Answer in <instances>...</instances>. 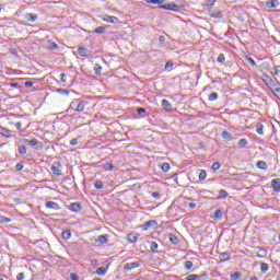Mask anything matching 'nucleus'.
<instances>
[{"instance_id": "1", "label": "nucleus", "mask_w": 280, "mask_h": 280, "mask_svg": "<svg viewBox=\"0 0 280 280\" xmlns=\"http://www.w3.org/2000/svg\"><path fill=\"white\" fill-rule=\"evenodd\" d=\"M262 82H265V84L270 89L271 92H273L275 89L280 86L279 81L272 80V78H270V75L268 74L262 75Z\"/></svg>"}, {"instance_id": "2", "label": "nucleus", "mask_w": 280, "mask_h": 280, "mask_svg": "<svg viewBox=\"0 0 280 280\" xmlns=\"http://www.w3.org/2000/svg\"><path fill=\"white\" fill-rule=\"evenodd\" d=\"M23 143H28L34 150H43V142L38 141L36 138L32 140L24 139Z\"/></svg>"}, {"instance_id": "3", "label": "nucleus", "mask_w": 280, "mask_h": 280, "mask_svg": "<svg viewBox=\"0 0 280 280\" xmlns=\"http://www.w3.org/2000/svg\"><path fill=\"white\" fill-rule=\"evenodd\" d=\"M159 8L160 10H171V12H178V10H180V8L174 2L160 4Z\"/></svg>"}, {"instance_id": "4", "label": "nucleus", "mask_w": 280, "mask_h": 280, "mask_svg": "<svg viewBox=\"0 0 280 280\" xmlns=\"http://www.w3.org/2000/svg\"><path fill=\"white\" fill-rule=\"evenodd\" d=\"M50 170L55 176H62V164L60 162H54Z\"/></svg>"}, {"instance_id": "5", "label": "nucleus", "mask_w": 280, "mask_h": 280, "mask_svg": "<svg viewBox=\"0 0 280 280\" xmlns=\"http://www.w3.org/2000/svg\"><path fill=\"white\" fill-rule=\"evenodd\" d=\"M86 105V103L84 101H81L78 103V101H72L70 107L73 108L74 106H77L75 110L77 113H82V110H84V106Z\"/></svg>"}, {"instance_id": "6", "label": "nucleus", "mask_w": 280, "mask_h": 280, "mask_svg": "<svg viewBox=\"0 0 280 280\" xmlns=\"http://www.w3.org/2000/svg\"><path fill=\"white\" fill-rule=\"evenodd\" d=\"M23 18L27 23H35V21H38V14L34 13H25Z\"/></svg>"}, {"instance_id": "7", "label": "nucleus", "mask_w": 280, "mask_h": 280, "mask_svg": "<svg viewBox=\"0 0 280 280\" xmlns=\"http://www.w3.org/2000/svg\"><path fill=\"white\" fill-rule=\"evenodd\" d=\"M141 264L139 261L128 262L124 266L125 270H135V268H139Z\"/></svg>"}, {"instance_id": "8", "label": "nucleus", "mask_w": 280, "mask_h": 280, "mask_svg": "<svg viewBox=\"0 0 280 280\" xmlns=\"http://www.w3.org/2000/svg\"><path fill=\"white\" fill-rule=\"evenodd\" d=\"M45 207H46V209H52V211L60 210V206L57 202H54V201H47Z\"/></svg>"}, {"instance_id": "9", "label": "nucleus", "mask_w": 280, "mask_h": 280, "mask_svg": "<svg viewBox=\"0 0 280 280\" xmlns=\"http://www.w3.org/2000/svg\"><path fill=\"white\" fill-rule=\"evenodd\" d=\"M102 20L105 23H117V21H119V19H117L115 15H103Z\"/></svg>"}, {"instance_id": "10", "label": "nucleus", "mask_w": 280, "mask_h": 280, "mask_svg": "<svg viewBox=\"0 0 280 280\" xmlns=\"http://www.w3.org/2000/svg\"><path fill=\"white\" fill-rule=\"evenodd\" d=\"M78 54L82 58H86L89 56L90 51H89V48L81 46L78 48Z\"/></svg>"}, {"instance_id": "11", "label": "nucleus", "mask_w": 280, "mask_h": 280, "mask_svg": "<svg viewBox=\"0 0 280 280\" xmlns=\"http://www.w3.org/2000/svg\"><path fill=\"white\" fill-rule=\"evenodd\" d=\"M158 223L154 220L148 221L144 223L143 231H148L149 229H156Z\"/></svg>"}, {"instance_id": "12", "label": "nucleus", "mask_w": 280, "mask_h": 280, "mask_svg": "<svg viewBox=\"0 0 280 280\" xmlns=\"http://www.w3.org/2000/svg\"><path fill=\"white\" fill-rule=\"evenodd\" d=\"M69 209H70V211L78 213L79 211H82V206L78 202H73L69 206Z\"/></svg>"}, {"instance_id": "13", "label": "nucleus", "mask_w": 280, "mask_h": 280, "mask_svg": "<svg viewBox=\"0 0 280 280\" xmlns=\"http://www.w3.org/2000/svg\"><path fill=\"white\" fill-rule=\"evenodd\" d=\"M137 240H139V234H137V233H129L127 235V242H129L130 244H135V242H137Z\"/></svg>"}, {"instance_id": "14", "label": "nucleus", "mask_w": 280, "mask_h": 280, "mask_svg": "<svg viewBox=\"0 0 280 280\" xmlns=\"http://www.w3.org/2000/svg\"><path fill=\"white\" fill-rule=\"evenodd\" d=\"M96 244H106L108 242V235H100L97 238H94Z\"/></svg>"}, {"instance_id": "15", "label": "nucleus", "mask_w": 280, "mask_h": 280, "mask_svg": "<svg viewBox=\"0 0 280 280\" xmlns=\"http://www.w3.org/2000/svg\"><path fill=\"white\" fill-rule=\"evenodd\" d=\"M271 187L273 191H280V178L272 179Z\"/></svg>"}, {"instance_id": "16", "label": "nucleus", "mask_w": 280, "mask_h": 280, "mask_svg": "<svg viewBox=\"0 0 280 280\" xmlns=\"http://www.w3.org/2000/svg\"><path fill=\"white\" fill-rule=\"evenodd\" d=\"M205 277H207L206 275H190L188 277H186V280H202L205 279Z\"/></svg>"}, {"instance_id": "17", "label": "nucleus", "mask_w": 280, "mask_h": 280, "mask_svg": "<svg viewBox=\"0 0 280 280\" xmlns=\"http://www.w3.org/2000/svg\"><path fill=\"white\" fill-rule=\"evenodd\" d=\"M221 261H229L231 259V254L229 252H223L219 255Z\"/></svg>"}, {"instance_id": "18", "label": "nucleus", "mask_w": 280, "mask_h": 280, "mask_svg": "<svg viewBox=\"0 0 280 280\" xmlns=\"http://www.w3.org/2000/svg\"><path fill=\"white\" fill-rule=\"evenodd\" d=\"M150 249H151V253H153V255H156V253H159V244L152 241L150 243Z\"/></svg>"}, {"instance_id": "19", "label": "nucleus", "mask_w": 280, "mask_h": 280, "mask_svg": "<svg viewBox=\"0 0 280 280\" xmlns=\"http://www.w3.org/2000/svg\"><path fill=\"white\" fill-rule=\"evenodd\" d=\"M226 198H229V192L224 189H221L219 191V196L217 197V200H224Z\"/></svg>"}, {"instance_id": "20", "label": "nucleus", "mask_w": 280, "mask_h": 280, "mask_svg": "<svg viewBox=\"0 0 280 280\" xmlns=\"http://www.w3.org/2000/svg\"><path fill=\"white\" fill-rule=\"evenodd\" d=\"M108 266H110V264H108L106 268L100 267V268L96 270V275H98V276H101V277H104V276L106 275V272H108Z\"/></svg>"}, {"instance_id": "21", "label": "nucleus", "mask_w": 280, "mask_h": 280, "mask_svg": "<svg viewBox=\"0 0 280 280\" xmlns=\"http://www.w3.org/2000/svg\"><path fill=\"white\" fill-rule=\"evenodd\" d=\"M256 167H257L258 170H264V171H266V170H268V164L266 163V161H258V162L256 163Z\"/></svg>"}, {"instance_id": "22", "label": "nucleus", "mask_w": 280, "mask_h": 280, "mask_svg": "<svg viewBox=\"0 0 280 280\" xmlns=\"http://www.w3.org/2000/svg\"><path fill=\"white\" fill-rule=\"evenodd\" d=\"M266 255H268V252L261 247H258L257 257H259V259H264Z\"/></svg>"}, {"instance_id": "23", "label": "nucleus", "mask_w": 280, "mask_h": 280, "mask_svg": "<svg viewBox=\"0 0 280 280\" xmlns=\"http://www.w3.org/2000/svg\"><path fill=\"white\" fill-rule=\"evenodd\" d=\"M162 108L164 110H172V104L170 103V101L163 100L162 101Z\"/></svg>"}, {"instance_id": "24", "label": "nucleus", "mask_w": 280, "mask_h": 280, "mask_svg": "<svg viewBox=\"0 0 280 280\" xmlns=\"http://www.w3.org/2000/svg\"><path fill=\"white\" fill-rule=\"evenodd\" d=\"M210 16L212 19H222V11H210Z\"/></svg>"}, {"instance_id": "25", "label": "nucleus", "mask_w": 280, "mask_h": 280, "mask_svg": "<svg viewBox=\"0 0 280 280\" xmlns=\"http://www.w3.org/2000/svg\"><path fill=\"white\" fill-rule=\"evenodd\" d=\"M168 240L171 244H174L175 246L178 244V236L176 234H170Z\"/></svg>"}, {"instance_id": "26", "label": "nucleus", "mask_w": 280, "mask_h": 280, "mask_svg": "<svg viewBox=\"0 0 280 280\" xmlns=\"http://www.w3.org/2000/svg\"><path fill=\"white\" fill-rule=\"evenodd\" d=\"M267 8H278L279 1L277 0H269L266 2Z\"/></svg>"}, {"instance_id": "27", "label": "nucleus", "mask_w": 280, "mask_h": 280, "mask_svg": "<svg viewBox=\"0 0 280 280\" xmlns=\"http://www.w3.org/2000/svg\"><path fill=\"white\" fill-rule=\"evenodd\" d=\"M62 240H71V230H66L61 233Z\"/></svg>"}, {"instance_id": "28", "label": "nucleus", "mask_w": 280, "mask_h": 280, "mask_svg": "<svg viewBox=\"0 0 280 280\" xmlns=\"http://www.w3.org/2000/svg\"><path fill=\"white\" fill-rule=\"evenodd\" d=\"M1 135H2V137H5L7 139L12 138V131L9 129H2Z\"/></svg>"}, {"instance_id": "29", "label": "nucleus", "mask_w": 280, "mask_h": 280, "mask_svg": "<svg viewBox=\"0 0 280 280\" xmlns=\"http://www.w3.org/2000/svg\"><path fill=\"white\" fill-rule=\"evenodd\" d=\"M145 3H152L153 5H162V3H165V0H145Z\"/></svg>"}, {"instance_id": "30", "label": "nucleus", "mask_w": 280, "mask_h": 280, "mask_svg": "<svg viewBox=\"0 0 280 280\" xmlns=\"http://www.w3.org/2000/svg\"><path fill=\"white\" fill-rule=\"evenodd\" d=\"M95 75H102V66L100 63L94 65Z\"/></svg>"}, {"instance_id": "31", "label": "nucleus", "mask_w": 280, "mask_h": 280, "mask_svg": "<svg viewBox=\"0 0 280 280\" xmlns=\"http://www.w3.org/2000/svg\"><path fill=\"white\" fill-rule=\"evenodd\" d=\"M260 270H261L262 273H266V272H268V270H270V266L266 262H261L260 264Z\"/></svg>"}, {"instance_id": "32", "label": "nucleus", "mask_w": 280, "mask_h": 280, "mask_svg": "<svg viewBox=\"0 0 280 280\" xmlns=\"http://www.w3.org/2000/svg\"><path fill=\"white\" fill-rule=\"evenodd\" d=\"M10 222H12V219L0 215V224H10Z\"/></svg>"}, {"instance_id": "33", "label": "nucleus", "mask_w": 280, "mask_h": 280, "mask_svg": "<svg viewBox=\"0 0 280 280\" xmlns=\"http://www.w3.org/2000/svg\"><path fill=\"white\" fill-rule=\"evenodd\" d=\"M218 97H219L218 92H213L209 95L208 100L209 102H215Z\"/></svg>"}, {"instance_id": "34", "label": "nucleus", "mask_w": 280, "mask_h": 280, "mask_svg": "<svg viewBox=\"0 0 280 280\" xmlns=\"http://www.w3.org/2000/svg\"><path fill=\"white\" fill-rule=\"evenodd\" d=\"M215 5V0H208L203 3V8H213Z\"/></svg>"}, {"instance_id": "35", "label": "nucleus", "mask_w": 280, "mask_h": 280, "mask_svg": "<svg viewBox=\"0 0 280 280\" xmlns=\"http://www.w3.org/2000/svg\"><path fill=\"white\" fill-rule=\"evenodd\" d=\"M199 180H207V171H205V170L200 171Z\"/></svg>"}, {"instance_id": "36", "label": "nucleus", "mask_w": 280, "mask_h": 280, "mask_svg": "<svg viewBox=\"0 0 280 280\" xmlns=\"http://www.w3.org/2000/svg\"><path fill=\"white\" fill-rule=\"evenodd\" d=\"M231 279H232V280L242 279V272L236 271V272L232 273V275H231Z\"/></svg>"}, {"instance_id": "37", "label": "nucleus", "mask_w": 280, "mask_h": 280, "mask_svg": "<svg viewBox=\"0 0 280 280\" xmlns=\"http://www.w3.org/2000/svg\"><path fill=\"white\" fill-rule=\"evenodd\" d=\"M18 152L19 154H27V148L25 145H20Z\"/></svg>"}, {"instance_id": "38", "label": "nucleus", "mask_w": 280, "mask_h": 280, "mask_svg": "<svg viewBox=\"0 0 280 280\" xmlns=\"http://www.w3.org/2000/svg\"><path fill=\"white\" fill-rule=\"evenodd\" d=\"M238 145L240 148H246V145H248V140L243 138L238 141Z\"/></svg>"}, {"instance_id": "39", "label": "nucleus", "mask_w": 280, "mask_h": 280, "mask_svg": "<svg viewBox=\"0 0 280 280\" xmlns=\"http://www.w3.org/2000/svg\"><path fill=\"white\" fill-rule=\"evenodd\" d=\"M104 32H106L104 26H98L94 30V34H104Z\"/></svg>"}, {"instance_id": "40", "label": "nucleus", "mask_w": 280, "mask_h": 280, "mask_svg": "<svg viewBox=\"0 0 280 280\" xmlns=\"http://www.w3.org/2000/svg\"><path fill=\"white\" fill-rule=\"evenodd\" d=\"M222 215H223L222 210L220 209L215 210L214 218H217V220H222Z\"/></svg>"}, {"instance_id": "41", "label": "nucleus", "mask_w": 280, "mask_h": 280, "mask_svg": "<svg viewBox=\"0 0 280 280\" xmlns=\"http://www.w3.org/2000/svg\"><path fill=\"white\" fill-rule=\"evenodd\" d=\"M170 163H163L162 166H161V170L164 172V173H167L170 172Z\"/></svg>"}, {"instance_id": "42", "label": "nucleus", "mask_w": 280, "mask_h": 280, "mask_svg": "<svg viewBox=\"0 0 280 280\" xmlns=\"http://www.w3.org/2000/svg\"><path fill=\"white\" fill-rule=\"evenodd\" d=\"M57 93H60V95H69V90H65V89H57L56 90Z\"/></svg>"}, {"instance_id": "43", "label": "nucleus", "mask_w": 280, "mask_h": 280, "mask_svg": "<svg viewBox=\"0 0 280 280\" xmlns=\"http://www.w3.org/2000/svg\"><path fill=\"white\" fill-rule=\"evenodd\" d=\"M94 187L95 189H103L104 183H102V180H97L95 182Z\"/></svg>"}, {"instance_id": "44", "label": "nucleus", "mask_w": 280, "mask_h": 280, "mask_svg": "<svg viewBox=\"0 0 280 280\" xmlns=\"http://www.w3.org/2000/svg\"><path fill=\"white\" fill-rule=\"evenodd\" d=\"M220 167H222V165L220 164V162H214L212 164V170L213 172H218V170H220Z\"/></svg>"}, {"instance_id": "45", "label": "nucleus", "mask_w": 280, "mask_h": 280, "mask_svg": "<svg viewBox=\"0 0 280 280\" xmlns=\"http://www.w3.org/2000/svg\"><path fill=\"white\" fill-rule=\"evenodd\" d=\"M256 132L260 136L264 135V125H257Z\"/></svg>"}, {"instance_id": "46", "label": "nucleus", "mask_w": 280, "mask_h": 280, "mask_svg": "<svg viewBox=\"0 0 280 280\" xmlns=\"http://www.w3.org/2000/svg\"><path fill=\"white\" fill-rule=\"evenodd\" d=\"M185 268L186 270H191V268H194V262H191L190 260H187L185 262Z\"/></svg>"}, {"instance_id": "47", "label": "nucleus", "mask_w": 280, "mask_h": 280, "mask_svg": "<svg viewBox=\"0 0 280 280\" xmlns=\"http://www.w3.org/2000/svg\"><path fill=\"white\" fill-rule=\"evenodd\" d=\"M272 93H275L276 97L280 100V84L277 86V89H275Z\"/></svg>"}, {"instance_id": "48", "label": "nucleus", "mask_w": 280, "mask_h": 280, "mask_svg": "<svg viewBox=\"0 0 280 280\" xmlns=\"http://www.w3.org/2000/svg\"><path fill=\"white\" fill-rule=\"evenodd\" d=\"M224 60H226V58L224 57V54H220V55L218 56L217 62L222 63V62H224Z\"/></svg>"}, {"instance_id": "49", "label": "nucleus", "mask_w": 280, "mask_h": 280, "mask_svg": "<svg viewBox=\"0 0 280 280\" xmlns=\"http://www.w3.org/2000/svg\"><path fill=\"white\" fill-rule=\"evenodd\" d=\"M222 138H223V139H231V132H229V131H223V132H222Z\"/></svg>"}, {"instance_id": "50", "label": "nucleus", "mask_w": 280, "mask_h": 280, "mask_svg": "<svg viewBox=\"0 0 280 280\" xmlns=\"http://www.w3.org/2000/svg\"><path fill=\"white\" fill-rule=\"evenodd\" d=\"M23 162H20V163H18L16 165H15V170H16V172H21V170H23Z\"/></svg>"}, {"instance_id": "51", "label": "nucleus", "mask_w": 280, "mask_h": 280, "mask_svg": "<svg viewBox=\"0 0 280 280\" xmlns=\"http://www.w3.org/2000/svg\"><path fill=\"white\" fill-rule=\"evenodd\" d=\"M248 62H250V65H253V67H257V62H255V59H253V57H246Z\"/></svg>"}, {"instance_id": "52", "label": "nucleus", "mask_w": 280, "mask_h": 280, "mask_svg": "<svg viewBox=\"0 0 280 280\" xmlns=\"http://www.w3.org/2000/svg\"><path fill=\"white\" fill-rule=\"evenodd\" d=\"M24 86H26L27 89H32V86H34V82H32V81H26V82L24 83Z\"/></svg>"}, {"instance_id": "53", "label": "nucleus", "mask_w": 280, "mask_h": 280, "mask_svg": "<svg viewBox=\"0 0 280 280\" xmlns=\"http://www.w3.org/2000/svg\"><path fill=\"white\" fill-rule=\"evenodd\" d=\"M23 279H25V273L24 272L18 273L16 280H23Z\"/></svg>"}, {"instance_id": "54", "label": "nucleus", "mask_w": 280, "mask_h": 280, "mask_svg": "<svg viewBox=\"0 0 280 280\" xmlns=\"http://www.w3.org/2000/svg\"><path fill=\"white\" fill-rule=\"evenodd\" d=\"M137 113L138 115H143V113H145V108L143 107L137 108Z\"/></svg>"}, {"instance_id": "55", "label": "nucleus", "mask_w": 280, "mask_h": 280, "mask_svg": "<svg viewBox=\"0 0 280 280\" xmlns=\"http://www.w3.org/2000/svg\"><path fill=\"white\" fill-rule=\"evenodd\" d=\"M174 67V63L172 61H168L165 63V69H170V68H173Z\"/></svg>"}, {"instance_id": "56", "label": "nucleus", "mask_w": 280, "mask_h": 280, "mask_svg": "<svg viewBox=\"0 0 280 280\" xmlns=\"http://www.w3.org/2000/svg\"><path fill=\"white\" fill-rule=\"evenodd\" d=\"M106 166H107V170H108L109 172H113V170H115V165H113V164H110V163H107Z\"/></svg>"}, {"instance_id": "57", "label": "nucleus", "mask_w": 280, "mask_h": 280, "mask_svg": "<svg viewBox=\"0 0 280 280\" xmlns=\"http://www.w3.org/2000/svg\"><path fill=\"white\" fill-rule=\"evenodd\" d=\"M60 80H61V82H67V74L66 73H61L60 74Z\"/></svg>"}, {"instance_id": "58", "label": "nucleus", "mask_w": 280, "mask_h": 280, "mask_svg": "<svg viewBox=\"0 0 280 280\" xmlns=\"http://www.w3.org/2000/svg\"><path fill=\"white\" fill-rule=\"evenodd\" d=\"M70 145H78V139L73 138L72 140H70Z\"/></svg>"}, {"instance_id": "59", "label": "nucleus", "mask_w": 280, "mask_h": 280, "mask_svg": "<svg viewBox=\"0 0 280 280\" xmlns=\"http://www.w3.org/2000/svg\"><path fill=\"white\" fill-rule=\"evenodd\" d=\"M50 49H58V44H56V42H52L50 44Z\"/></svg>"}, {"instance_id": "60", "label": "nucleus", "mask_w": 280, "mask_h": 280, "mask_svg": "<svg viewBox=\"0 0 280 280\" xmlns=\"http://www.w3.org/2000/svg\"><path fill=\"white\" fill-rule=\"evenodd\" d=\"M152 196L154 198H156V200H159L161 198V194L160 192H152Z\"/></svg>"}, {"instance_id": "61", "label": "nucleus", "mask_w": 280, "mask_h": 280, "mask_svg": "<svg viewBox=\"0 0 280 280\" xmlns=\"http://www.w3.org/2000/svg\"><path fill=\"white\" fill-rule=\"evenodd\" d=\"M275 74H276V75H280V66H277V67H276Z\"/></svg>"}, {"instance_id": "62", "label": "nucleus", "mask_w": 280, "mask_h": 280, "mask_svg": "<svg viewBox=\"0 0 280 280\" xmlns=\"http://www.w3.org/2000/svg\"><path fill=\"white\" fill-rule=\"evenodd\" d=\"M70 278H71V280H79L78 275H75V273H71Z\"/></svg>"}, {"instance_id": "63", "label": "nucleus", "mask_w": 280, "mask_h": 280, "mask_svg": "<svg viewBox=\"0 0 280 280\" xmlns=\"http://www.w3.org/2000/svg\"><path fill=\"white\" fill-rule=\"evenodd\" d=\"M188 207H189V209H196V203L190 202V203H188Z\"/></svg>"}, {"instance_id": "64", "label": "nucleus", "mask_w": 280, "mask_h": 280, "mask_svg": "<svg viewBox=\"0 0 280 280\" xmlns=\"http://www.w3.org/2000/svg\"><path fill=\"white\" fill-rule=\"evenodd\" d=\"M159 40H160V43H165V36L161 35V36L159 37Z\"/></svg>"}]
</instances>
